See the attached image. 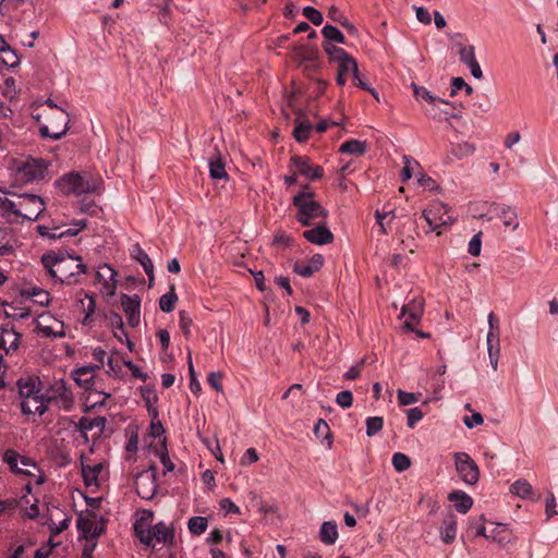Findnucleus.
<instances>
[{"mask_svg": "<svg viewBox=\"0 0 558 558\" xmlns=\"http://www.w3.org/2000/svg\"><path fill=\"white\" fill-rule=\"evenodd\" d=\"M41 264L48 275L65 284L80 282V275L87 271L82 258L70 254L66 250L49 251L41 256Z\"/></svg>", "mask_w": 558, "mask_h": 558, "instance_id": "f257e3e1", "label": "nucleus"}, {"mask_svg": "<svg viewBox=\"0 0 558 558\" xmlns=\"http://www.w3.org/2000/svg\"><path fill=\"white\" fill-rule=\"evenodd\" d=\"M292 203L298 209L296 220L303 226H311L314 219L328 216V211L315 201V193L308 185H304L303 190L294 195Z\"/></svg>", "mask_w": 558, "mask_h": 558, "instance_id": "f03ea898", "label": "nucleus"}, {"mask_svg": "<svg viewBox=\"0 0 558 558\" xmlns=\"http://www.w3.org/2000/svg\"><path fill=\"white\" fill-rule=\"evenodd\" d=\"M54 185L63 195H81L97 192L101 180L87 173L70 172L57 180Z\"/></svg>", "mask_w": 558, "mask_h": 558, "instance_id": "7ed1b4c3", "label": "nucleus"}, {"mask_svg": "<svg viewBox=\"0 0 558 558\" xmlns=\"http://www.w3.org/2000/svg\"><path fill=\"white\" fill-rule=\"evenodd\" d=\"M456 470L460 478L468 485H474L480 477V470L476 462L466 452L454 454Z\"/></svg>", "mask_w": 558, "mask_h": 558, "instance_id": "20e7f679", "label": "nucleus"}, {"mask_svg": "<svg viewBox=\"0 0 558 558\" xmlns=\"http://www.w3.org/2000/svg\"><path fill=\"white\" fill-rule=\"evenodd\" d=\"M25 197H19V194L0 189V215L11 223L15 222L14 215H21L22 202H25ZM27 199L29 201V198ZM31 201L37 202L34 197H31Z\"/></svg>", "mask_w": 558, "mask_h": 558, "instance_id": "39448f33", "label": "nucleus"}, {"mask_svg": "<svg viewBox=\"0 0 558 558\" xmlns=\"http://www.w3.org/2000/svg\"><path fill=\"white\" fill-rule=\"evenodd\" d=\"M69 113L59 109L58 114L50 119V125H41L39 133L43 137H49L54 141L60 140L69 130Z\"/></svg>", "mask_w": 558, "mask_h": 558, "instance_id": "423d86ee", "label": "nucleus"}, {"mask_svg": "<svg viewBox=\"0 0 558 558\" xmlns=\"http://www.w3.org/2000/svg\"><path fill=\"white\" fill-rule=\"evenodd\" d=\"M134 484L137 495L143 499L150 500L157 492L156 466L151 465L148 470L141 472Z\"/></svg>", "mask_w": 558, "mask_h": 558, "instance_id": "0eeeda50", "label": "nucleus"}, {"mask_svg": "<svg viewBox=\"0 0 558 558\" xmlns=\"http://www.w3.org/2000/svg\"><path fill=\"white\" fill-rule=\"evenodd\" d=\"M19 197H25L31 198L34 197L37 199V202H33L29 199H25L23 203V206H21V215H14V219H16L15 222H23L24 220L28 221H36L40 214L45 210V202L39 195L36 194H19Z\"/></svg>", "mask_w": 558, "mask_h": 558, "instance_id": "6e6552de", "label": "nucleus"}, {"mask_svg": "<svg viewBox=\"0 0 558 558\" xmlns=\"http://www.w3.org/2000/svg\"><path fill=\"white\" fill-rule=\"evenodd\" d=\"M290 162L291 167L295 168L300 174L310 180H318L323 178V167L311 165V160L306 156L294 155L291 157Z\"/></svg>", "mask_w": 558, "mask_h": 558, "instance_id": "1a4fd4ad", "label": "nucleus"}, {"mask_svg": "<svg viewBox=\"0 0 558 558\" xmlns=\"http://www.w3.org/2000/svg\"><path fill=\"white\" fill-rule=\"evenodd\" d=\"M47 172L48 163L44 159H33L19 169V173L25 182L41 180L46 177Z\"/></svg>", "mask_w": 558, "mask_h": 558, "instance_id": "9d476101", "label": "nucleus"}, {"mask_svg": "<svg viewBox=\"0 0 558 558\" xmlns=\"http://www.w3.org/2000/svg\"><path fill=\"white\" fill-rule=\"evenodd\" d=\"M121 306L125 313L129 326H138L141 316V298L137 294H122Z\"/></svg>", "mask_w": 558, "mask_h": 558, "instance_id": "9b49d317", "label": "nucleus"}, {"mask_svg": "<svg viewBox=\"0 0 558 558\" xmlns=\"http://www.w3.org/2000/svg\"><path fill=\"white\" fill-rule=\"evenodd\" d=\"M96 517L95 512L88 511L87 517L80 514L76 520V527L85 539L97 538L104 533V526L96 525L93 521Z\"/></svg>", "mask_w": 558, "mask_h": 558, "instance_id": "f8f14e48", "label": "nucleus"}, {"mask_svg": "<svg viewBox=\"0 0 558 558\" xmlns=\"http://www.w3.org/2000/svg\"><path fill=\"white\" fill-rule=\"evenodd\" d=\"M150 529L151 545L155 547L154 541L162 543L169 547L175 545L174 527L167 525L165 522H158Z\"/></svg>", "mask_w": 558, "mask_h": 558, "instance_id": "ddd939ff", "label": "nucleus"}, {"mask_svg": "<svg viewBox=\"0 0 558 558\" xmlns=\"http://www.w3.org/2000/svg\"><path fill=\"white\" fill-rule=\"evenodd\" d=\"M488 211L495 215V217L501 219L506 227H512L513 230L519 228V222L517 220L518 215L509 205L493 203L490 204Z\"/></svg>", "mask_w": 558, "mask_h": 558, "instance_id": "4468645a", "label": "nucleus"}, {"mask_svg": "<svg viewBox=\"0 0 558 558\" xmlns=\"http://www.w3.org/2000/svg\"><path fill=\"white\" fill-rule=\"evenodd\" d=\"M57 396L45 397L44 395L35 396L31 399L22 400L21 410L25 415L38 414L43 415L47 411V402H50Z\"/></svg>", "mask_w": 558, "mask_h": 558, "instance_id": "2eb2a0df", "label": "nucleus"}, {"mask_svg": "<svg viewBox=\"0 0 558 558\" xmlns=\"http://www.w3.org/2000/svg\"><path fill=\"white\" fill-rule=\"evenodd\" d=\"M154 512L151 510H143L141 518L134 523V532L141 543L146 546L151 545L150 529L146 526V523L151 522Z\"/></svg>", "mask_w": 558, "mask_h": 558, "instance_id": "dca6fc26", "label": "nucleus"}, {"mask_svg": "<svg viewBox=\"0 0 558 558\" xmlns=\"http://www.w3.org/2000/svg\"><path fill=\"white\" fill-rule=\"evenodd\" d=\"M303 236L308 242L316 244V245L329 244L333 241V234L325 226V223H319L316 227L304 231Z\"/></svg>", "mask_w": 558, "mask_h": 558, "instance_id": "f3484780", "label": "nucleus"}, {"mask_svg": "<svg viewBox=\"0 0 558 558\" xmlns=\"http://www.w3.org/2000/svg\"><path fill=\"white\" fill-rule=\"evenodd\" d=\"M21 333L16 332L13 328L0 325V350L3 349L5 353L16 351L20 345Z\"/></svg>", "mask_w": 558, "mask_h": 558, "instance_id": "a211bd4d", "label": "nucleus"}, {"mask_svg": "<svg viewBox=\"0 0 558 558\" xmlns=\"http://www.w3.org/2000/svg\"><path fill=\"white\" fill-rule=\"evenodd\" d=\"M40 381L37 377L20 378L17 380L19 393L22 400L31 399L41 395L39 388Z\"/></svg>", "mask_w": 558, "mask_h": 558, "instance_id": "6ab92c4d", "label": "nucleus"}, {"mask_svg": "<svg viewBox=\"0 0 558 558\" xmlns=\"http://www.w3.org/2000/svg\"><path fill=\"white\" fill-rule=\"evenodd\" d=\"M324 264V257L320 254H315L308 264L296 262L293 266V271L298 275L308 278L318 271Z\"/></svg>", "mask_w": 558, "mask_h": 558, "instance_id": "aec40b11", "label": "nucleus"}, {"mask_svg": "<svg viewBox=\"0 0 558 558\" xmlns=\"http://www.w3.org/2000/svg\"><path fill=\"white\" fill-rule=\"evenodd\" d=\"M116 275L117 272L107 264L99 267L96 271V279L104 283V289L109 295H113L116 291Z\"/></svg>", "mask_w": 558, "mask_h": 558, "instance_id": "412c9836", "label": "nucleus"}, {"mask_svg": "<svg viewBox=\"0 0 558 558\" xmlns=\"http://www.w3.org/2000/svg\"><path fill=\"white\" fill-rule=\"evenodd\" d=\"M99 368L100 365L83 366L81 368L75 369L72 374V377L80 387L88 390L93 385L94 372L95 369Z\"/></svg>", "mask_w": 558, "mask_h": 558, "instance_id": "4be33fe9", "label": "nucleus"}, {"mask_svg": "<svg viewBox=\"0 0 558 558\" xmlns=\"http://www.w3.org/2000/svg\"><path fill=\"white\" fill-rule=\"evenodd\" d=\"M325 52L330 57L331 61H336L339 64L347 63L353 65L356 60L351 57L344 49L332 45L329 41L323 44Z\"/></svg>", "mask_w": 558, "mask_h": 558, "instance_id": "5701e85b", "label": "nucleus"}, {"mask_svg": "<svg viewBox=\"0 0 558 558\" xmlns=\"http://www.w3.org/2000/svg\"><path fill=\"white\" fill-rule=\"evenodd\" d=\"M440 209L447 210V205L445 204H438L437 208L434 209H425L423 211V217L427 225L429 226L432 231L438 230L440 226L448 225L451 221V218L448 217L445 219L444 217H437V214L440 211Z\"/></svg>", "mask_w": 558, "mask_h": 558, "instance_id": "b1692460", "label": "nucleus"}, {"mask_svg": "<svg viewBox=\"0 0 558 558\" xmlns=\"http://www.w3.org/2000/svg\"><path fill=\"white\" fill-rule=\"evenodd\" d=\"M448 499L454 504V509L465 514L473 506V499L462 490H453L448 495Z\"/></svg>", "mask_w": 558, "mask_h": 558, "instance_id": "393cba45", "label": "nucleus"}, {"mask_svg": "<svg viewBox=\"0 0 558 558\" xmlns=\"http://www.w3.org/2000/svg\"><path fill=\"white\" fill-rule=\"evenodd\" d=\"M457 534V518L453 513H449L440 526L441 539L446 544H451Z\"/></svg>", "mask_w": 558, "mask_h": 558, "instance_id": "a878e982", "label": "nucleus"}, {"mask_svg": "<svg viewBox=\"0 0 558 558\" xmlns=\"http://www.w3.org/2000/svg\"><path fill=\"white\" fill-rule=\"evenodd\" d=\"M134 258L143 266L146 275L149 278V284L154 281V265L149 256L146 252L140 246V244L134 245L133 250Z\"/></svg>", "mask_w": 558, "mask_h": 558, "instance_id": "bb28decb", "label": "nucleus"}, {"mask_svg": "<svg viewBox=\"0 0 558 558\" xmlns=\"http://www.w3.org/2000/svg\"><path fill=\"white\" fill-rule=\"evenodd\" d=\"M209 174L214 180L228 179L226 163L219 151L209 159Z\"/></svg>", "mask_w": 558, "mask_h": 558, "instance_id": "cd10ccee", "label": "nucleus"}, {"mask_svg": "<svg viewBox=\"0 0 558 558\" xmlns=\"http://www.w3.org/2000/svg\"><path fill=\"white\" fill-rule=\"evenodd\" d=\"M320 541L326 545H332L338 538V527L335 521H325L319 531Z\"/></svg>", "mask_w": 558, "mask_h": 558, "instance_id": "c85d7f7f", "label": "nucleus"}, {"mask_svg": "<svg viewBox=\"0 0 558 558\" xmlns=\"http://www.w3.org/2000/svg\"><path fill=\"white\" fill-rule=\"evenodd\" d=\"M327 16L332 22L339 23L344 29H347L349 34H357V28L342 14L338 8L330 7Z\"/></svg>", "mask_w": 558, "mask_h": 558, "instance_id": "c756f323", "label": "nucleus"}, {"mask_svg": "<svg viewBox=\"0 0 558 558\" xmlns=\"http://www.w3.org/2000/svg\"><path fill=\"white\" fill-rule=\"evenodd\" d=\"M424 311V301L423 300H412L409 304L403 305L401 310L402 316H408V318L420 322Z\"/></svg>", "mask_w": 558, "mask_h": 558, "instance_id": "7c9ffc66", "label": "nucleus"}, {"mask_svg": "<svg viewBox=\"0 0 558 558\" xmlns=\"http://www.w3.org/2000/svg\"><path fill=\"white\" fill-rule=\"evenodd\" d=\"M106 422H107V420L104 416H97L94 418H88L86 416H83L78 421L77 428L86 437V432H88V430H92L94 428H99L100 430H102L106 426Z\"/></svg>", "mask_w": 558, "mask_h": 558, "instance_id": "2f4dec72", "label": "nucleus"}, {"mask_svg": "<svg viewBox=\"0 0 558 558\" xmlns=\"http://www.w3.org/2000/svg\"><path fill=\"white\" fill-rule=\"evenodd\" d=\"M366 142L359 140H350L344 142L340 146L339 151L342 154H349L353 156H363L366 153Z\"/></svg>", "mask_w": 558, "mask_h": 558, "instance_id": "473e14b6", "label": "nucleus"}, {"mask_svg": "<svg viewBox=\"0 0 558 558\" xmlns=\"http://www.w3.org/2000/svg\"><path fill=\"white\" fill-rule=\"evenodd\" d=\"M493 542L499 545H506L510 543V531L506 524L497 523L490 531L489 537Z\"/></svg>", "mask_w": 558, "mask_h": 558, "instance_id": "72a5a7b5", "label": "nucleus"}, {"mask_svg": "<svg viewBox=\"0 0 558 558\" xmlns=\"http://www.w3.org/2000/svg\"><path fill=\"white\" fill-rule=\"evenodd\" d=\"M177 302L178 295L175 293L174 284H172L170 290L159 299V307L162 312L170 313L174 310Z\"/></svg>", "mask_w": 558, "mask_h": 558, "instance_id": "f704fd0d", "label": "nucleus"}, {"mask_svg": "<svg viewBox=\"0 0 558 558\" xmlns=\"http://www.w3.org/2000/svg\"><path fill=\"white\" fill-rule=\"evenodd\" d=\"M20 458L21 456L13 449H7L3 453V461L10 466L11 471L31 476V471L17 468V462Z\"/></svg>", "mask_w": 558, "mask_h": 558, "instance_id": "c9c22d12", "label": "nucleus"}, {"mask_svg": "<svg viewBox=\"0 0 558 558\" xmlns=\"http://www.w3.org/2000/svg\"><path fill=\"white\" fill-rule=\"evenodd\" d=\"M102 470V465L100 463L98 464H95V465H87V466H82V475H83V478H84V483L86 486H90V485H97V480H98V476H99V473L101 472Z\"/></svg>", "mask_w": 558, "mask_h": 558, "instance_id": "e433bc0d", "label": "nucleus"}, {"mask_svg": "<svg viewBox=\"0 0 558 558\" xmlns=\"http://www.w3.org/2000/svg\"><path fill=\"white\" fill-rule=\"evenodd\" d=\"M312 124L306 121H302L299 118L295 120V126L293 130V137L296 142L303 143L307 141L310 136V132L312 130Z\"/></svg>", "mask_w": 558, "mask_h": 558, "instance_id": "4c0bfd02", "label": "nucleus"}, {"mask_svg": "<svg viewBox=\"0 0 558 558\" xmlns=\"http://www.w3.org/2000/svg\"><path fill=\"white\" fill-rule=\"evenodd\" d=\"M411 87L413 89V94L416 97V99L422 98V99L426 100L429 104H434V102L438 101V102H442V104L449 105L448 101L434 96L429 90H427L423 86H420V85H417L415 83H412Z\"/></svg>", "mask_w": 558, "mask_h": 558, "instance_id": "58836bf2", "label": "nucleus"}, {"mask_svg": "<svg viewBox=\"0 0 558 558\" xmlns=\"http://www.w3.org/2000/svg\"><path fill=\"white\" fill-rule=\"evenodd\" d=\"M511 493L523 498L527 499L532 496V486L526 480H518L515 481L510 488Z\"/></svg>", "mask_w": 558, "mask_h": 558, "instance_id": "ea45409f", "label": "nucleus"}, {"mask_svg": "<svg viewBox=\"0 0 558 558\" xmlns=\"http://www.w3.org/2000/svg\"><path fill=\"white\" fill-rule=\"evenodd\" d=\"M295 57L302 61H314L317 58L318 50L311 46H295L293 48Z\"/></svg>", "mask_w": 558, "mask_h": 558, "instance_id": "a19ab883", "label": "nucleus"}, {"mask_svg": "<svg viewBox=\"0 0 558 558\" xmlns=\"http://www.w3.org/2000/svg\"><path fill=\"white\" fill-rule=\"evenodd\" d=\"M208 526V520L205 517H192L187 522L189 531L193 535L203 534Z\"/></svg>", "mask_w": 558, "mask_h": 558, "instance_id": "79ce46f5", "label": "nucleus"}, {"mask_svg": "<svg viewBox=\"0 0 558 558\" xmlns=\"http://www.w3.org/2000/svg\"><path fill=\"white\" fill-rule=\"evenodd\" d=\"M322 34L326 38V41L345 44L343 34L336 26L329 24L325 25L322 29Z\"/></svg>", "mask_w": 558, "mask_h": 558, "instance_id": "37998d69", "label": "nucleus"}, {"mask_svg": "<svg viewBox=\"0 0 558 558\" xmlns=\"http://www.w3.org/2000/svg\"><path fill=\"white\" fill-rule=\"evenodd\" d=\"M314 434L317 438H319L322 440L327 439L328 447L331 446L332 437H331L330 427L323 418L318 420V422L316 423V425L314 427Z\"/></svg>", "mask_w": 558, "mask_h": 558, "instance_id": "c03bdc74", "label": "nucleus"}, {"mask_svg": "<svg viewBox=\"0 0 558 558\" xmlns=\"http://www.w3.org/2000/svg\"><path fill=\"white\" fill-rule=\"evenodd\" d=\"M384 418L381 416H369L366 418V435L368 437L375 436L383 429Z\"/></svg>", "mask_w": 558, "mask_h": 558, "instance_id": "a18cd8bd", "label": "nucleus"}, {"mask_svg": "<svg viewBox=\"0 0 558 558\" xmlns=\"http://www.w3.org/2000/svg\"><path fill=\"white\" fill-rule=\"evenodd\" d=\"M392 465L397 472H403L410 468L411 460L407 454L396 452L392 456Z\"/></svg>", "mask_w": 558, "mask_h": 558, "instance_id": "49530a36", "label": "nucleus"}, {"mask_svg": "<svg viewBox=\"0 0 558 558\" xmlns=\"http://www.w3.org/2000/svg\"><path fill=\"white\" fill-rule=\"evenodd\" d=\"M3 57L0 58V62L7 68H14L19 65L20 58L16 52L9 46L3 52Z\"/></svg>", "mask_w": 558, "mask_h": 558, "instance_id": "de8ad7c7", "label": "nucleus"}, {"mask_svg": "<svg viewBox=\"0 0 558 558\" xmlns=\"http://www.w3.org/2000/svg\"><path fill=\"white\" fill-rule=\"evenodd\" d=\"M187 364H189V375H190V388L193 393H197L201 391V384L196 378V373H195V369L193 366L191 351H189V354H187Z\"/></svg>", "mask_w": 558, "mask_h": 558, "instance_id": "09e8293b", "label": "nucleus"}, {"mask_svg": "<svg viewBox=\"0 0 558 558\" xmlns=\"http://www.w3.org/2000/svg\"><path fill=\"white\" fill-rule=\"evenodd\" d=\"M349 72H356V61L353 62V65L341 63L338 65V74H337V84L343 86L345 84L344 75Z\"/></svg>", "mask_w": 558, "mask_h": 558, "instance_id": "8fccbe9b", "label": "nucleus"}, {"mask_svg": "<svg viewBox=\"0 0 558 558\" xmlns=\"http://www.w3.org/2000/svg\"><path fill=\"white\" fill-rule=\"evenodd\" d=\"M303 15L310 20L314 25H320L324 21L323 14L313 7H305L303 9Z\"/></svg>", "mask_w": 558, "mask_h": 558, "instance_id": "3c124183", "label": "nucleus"}, {"mask_svg": "<svg viewBox=\"0 0 558 558\" xmlns=\"http://www.w3.org/2000/svg\"><path fill=\"white\" fill-rule=\"evenodd\" d=\"M459 57H460V61L466 65L476 61L475 47L474 46L461 47V49L459 50Z\"/></svg>", "mask_w": 558, "mask_h": 558, "instance_id": "603ef678", "label": "nucleus"}, {"mask_svg": "<svg viewBox=\"0 0 558 558\" xmlns=\"http://www.w3.org/2000/svg\"><path fill=\"white\" fill-rule=\"evenodd\" d=\"M366 363V357L361 359L355 365L351 366L344 374L343 378L347 380H354L356 379L361 372L363 366Z\"/></svg>", "mask_w": 558, "mask_h": 558, "instance_id": "864d4df0", "label": "nucleus"}, {"mask_svg": "<svg viewBox=\"0 0 558 558\" xmlns=\"http://www.w3.org/2000/svg\"><path fill=\"white\" fill-rule=\"evenodd\" d=\"M86 299L88 300L87 306L85 310V316L82 320L83 325H87L89 323V318L95 313L96 310V300L94 295L85 294ZM81 304L83 307H85L84 302L81 301Z\"/></svg>", "mask_w": 558, "mask_h": 558, "instance_id": "5fc2aeb1", "label": "nucleus"}, {"mask_svg": "<svg viewBox=\"0 0 558 558\" xmlns=\"http://www.w3.org/2000/svg\"><path fill=\"white\" fill-rule=\"evenodd\" d=\"M418 401V395L398 390V402L401 407L410 405Z\"/></svg>", "mask_w": 558, "mask_h": 558, "instance_id": "6e6d98bb", "label": "nucleus"}, {"mask_svg": "<svg viewBox=\"0 0 558 558\" xmlns=\"http://www.w3.org/2000/svg\"><path fill=\"white\" fill-rule=\"evenodd\" d=\"M180 316V329L182 330L185 338H189L191 335V326L193 324L192 318L187 315L185 311H181L179 313Z\"/></svg>", "mask_w": 558, "mask_h": 558, "instance_id": "4d7b16f0", "label": "nucleus"}, {"mask_svg": "<svg viewBox=\"0 0 558 558\" xmlns=\"http://www.w3.org/2000/svg\"><path fill=\"white\" fill-rule=\"evenodd\" d=\"M336 402L339 407L343 409H348L353 403V395L350 390H343L339 392L336 397Z\"/></svg>", "mask_w": 558, "mask_h": 558, "instance_id": "13d9d810", "label": "nucleus"}, {"mask_svg": "<svg viewBox=\"0 0 558 558\" xmlns=\"http://www.w3.org/2000/svg\"><path fill=\"white\" fill-rule=\"evenodd\" d=\"M222 373L220 372H211L208 374L207 383L209 386L215 389L217 392H222Z\"/></svg>", "mask_w": 558, "mask_h": 558, "instance_id": "bf43d9fd", "label": "nucleus"}, {"mask_svg": "<svg viewBox=\"0 0 558 558\" xmlns=\"http://www.w3.org/2000/svg\"><path fill=\"white\" fill-rule=\"evenodd\" d=\"M489 362L494 371H497L498 360L500 354V343H493L487 345Z\"/></svg>", "mask_w": 558, "mask_h": 558, "instance_id": "052dcab7", "label": "nucleus"}, {"mask_svg": "<svg viewBox=\"0 0 558 558\" xmlns=\"http://www.w3.org/2000/svg\"><path fill=\"white\" fill-rule=\"evenodd\" d=\"M424 414L420 408H412L407 412L408 427L413 428L423 418Z\"/></svg>", "mask_w": 558, "mask_h": 558, "instance_id": "680f3d73", "label": "nucleus"}, {"mask_svg": "<svg viewBox=\"0 0 558 558\" xmlns=\"http://www.w3.org/2000/svg\"><path fill=\"white\" fill-rule=\"evenodd\" d=\"M482 232L476 233L469 242L468 251L472 256H478L482 250Z\"/></svg>", "mask_w": 558, "mask_h": 558, "instance_id": "e2e57ef3", "label": "nucleus"}, {"mask_svg": "<svg viewBox=\"0 0 558 558\" xmlns=\"http://www.w3.org/2000/svg\"><path fill=\"white\" fill-rule=\"evenodd\" d=\"M141 393L146 407H150L151 404H155L158 401V397L155 390L149 386L141 388Z\"/></svg>", "mask_w": 558, "mask_h": 558, "instance_id": "0e129e2a", "label": "nucleus"}, {"mask_svg": "<svg viewBox=\"0 0 558 558\" xmlns=\"http://www.w3.org/2000/svg\"><path fill=\"white\" fill-rule=\"evenodd\" d=\"M108 320H109V324L110 326L113 328V329H118L119 331H121L123 335H125V328H124V324H123V320H122V317L120 314L116 313V312H111L108 316H107Z\"/></svg>", "mask_w": 558, "mask_h": 558, "instance_id": "69168bd1", "label": "nucleus"}, {"mask_svg": "<svg viewBox=\"0 0 558 558\" xmlns=\"http://www.w3.org/2000/svg\"><path fill=\"white\" fill-rule=\"evenodd\" d=\"M70 521V518L63 519L59 524H56L54 522L51 521V523L49 524L50 536L56 537L61 532L66 530L69 527Z\"/></svg>", "mask_w": 558, "mask_h": 558, "instance_id": "338daca9", "label": "nucleus"}, {"mask_svg": "<svg viewBox=\"0 0 558 558\" xmlns=\"http://www.w3.org/2000/svg\"><path fill=\"white\" fill-rule=\"evenodd\" d=\"M417 182L420 183V185L424 186L429 191L439 189V185L436 183V181L425 173L420 174V177L417 178Z\"/></svg>", "mask_w": 558, "mask_h": 558, "instance_id": "774afa93", "label": "nucleus"}]
</instances>
